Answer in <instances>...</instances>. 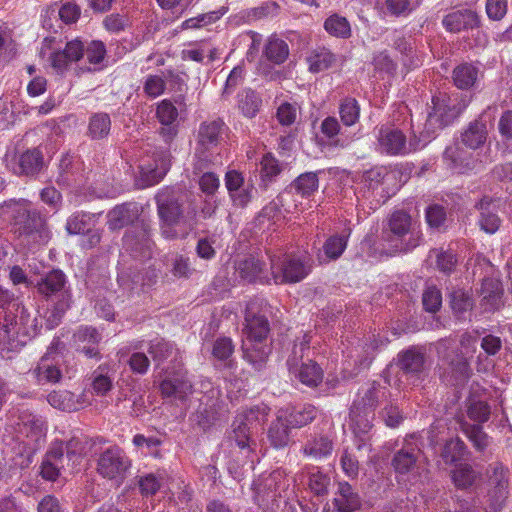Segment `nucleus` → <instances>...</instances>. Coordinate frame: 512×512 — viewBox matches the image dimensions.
<instances>
[{"instance_id":"b1692460","label":"nucleus","mask_w":512,"mask_h":512,"mask_svg":"<svg viewBox=\"0 0 512 512\" xmlns=\"http://www.w3.org/2000/svg\"><path fill=\"white\" fill-rule=\"evenodd\" d=\"M236 272L240 278L248 281L255 282H268L269 278L264 274V264L253 256L246 257L239 260L235 265Z\"/></svg>"},{"instance_id":"79ce46f5","label":"nucleus","mask_w":512,"mask_h":512,"mask_svg":"<svg viewBox=\"0 0 512 512\" xmlns=\"http://www.w3.org/2000/svg\"><path fill=\"white\" fill-rule=\"evenodd\" d=\"M264 55L274 64H282L288 58L289 47L284 40L273 35L265 45Z\"/></svg>"},{"instance_id":"ea45409f","label":"nucleus","mask_w":512,"mask_h":512,"mask_svg":"<svg viewBox=\"0 0 512 512\" xmlns=\"http://www.w3.org/2000/svg\"><path fill=\"white\" fill-rule=\"evenodd\" d=\"M19 323L14 320L13 316L10 314H5L4 322L0 324V351H13L17 344L14 340V335L19 333L16 331V326Z\"/></svg>"},{"instance_id":"a19ab883","label":"nucleus","mask_w":512,"mask_h":512,"mask_svg":"<svg viewBox=\"0 0 512 512\" xmlns=\"http://www.w3.org/2000/svg\"><path fill=\"white\" fill-rule=\"evenodd\" d=\"M478 77V69L472 64L462 63L453 70V81L459 89L471 88Z\"/></svg>"},{"instance_id":"c756f323","label":"nucleus","mask_w":512,"mask_h":512,"mask_svg":"<svg viewBox=\"0 0 512 512\" xmlns=\"http://www.w3.org/2000/svg\"><path fill=\"white\" fill-rule=\"evenodd\" d=\"M280 413H285V420L291 428H301L312 422L317 416V409L306 404L301 408L280 409Z\"/></svg>"},{"instance_id":"f03ea898","label":"nucleus","mask_w":512,"mask_h":512,"mask_svg":"<svg viewBox=\"0 0 512 512\" xmlns=\"http://www.w3.org/2000/svg\"><path fill=\"white\" fill-rule=\"evenodd\" d=\"M262 305L263 300H251L245 311L242 349L244 358L255 370H261L265 366L271 351L266 343L270 328L266 316L261 313Z\"/></svg>"},{"instance_id":"f704fd0d","label":"nucleus","mask_w":512,"mask_h":512,"mask_svg":"<svg viewBox=\"0 0 512 512\" xmlns=\"http://www.w3.org/2000/svg\"><path fill=\"white\" fill-rule=\"evenodd\" d=\"M43 165V157L38 149L27 150L19 157L18 168L15 173L19 175H34Z\"/></svg>"},{"instance_id":"f3484780","label":"nucleus","mask_w":512,"mask_h":512,"mask_svg":"<svg viewBox=\"0 0 512 512\" xmlns=\"http://www.w3.org/2000/svg\"><path fill=\"white\" fill-rule=\"evenodd\" d=\"M504 289L495 278H485L480 289V304L486 311H496L503 306Z\"/></svg>"},{"instance_id":"bf43d9fd","label":"nucleus","mask_w":512,"mask_h":512,"mask_svg":"<svg viewBox=\"0 0 512 512\" xmlns=\"http://www.w3.org/2000/svg\"><path fill=\"white\" fill-rule=\"evenodd\" d=\"M94 215L84 212L72 214L66 222V230L69 234H80L89 229Z\"/></svg>"},{"instance_id":"0e129e2a","label":"nucleus","mask_w":512,"mask_h":512,"mask_svg":"<svg viewBox=\"0 0 512 512\" xmlns=\"http://www.w3.org/2000/svg\"><path fill=\"white\" fill-rule=\"evenodd\" d=\"M289 486V479H287L285 472L282 470L273 471L264 480V487L274 491L278 496H282V492H285Z\"/></svg>"},{"instance_id":"2eb2a0df","label":"nucleus","mask_w":512,"mask_h":512,"mask_svg":"<svg viewBox=\"0 0 512 512\" xmlns=\"http://www.w3.org/2000/svg\"><path fill=\"white\" fill-rule=\"evenodd\" d=\"M160 391L165 398L183 401L192 393V384L186 373L177 372L163 379Z\"/></svg>"},{"instance_id":"49530a36","label":"nucleus","mask_w":512,"mask_h":512,"mask_svg":"<svg viewBox=\"0 0 512 512\" xmlns=\"http://www.w3.org/2000/svg\"><path fill=\"white\" fill-rule=\"evenodd\" d=\"M237 97L238 108L242 114L247 118L255 117L262 103L258 94L251 89H246L239 93Z\"/></svg>"},{"instance_id":"e2e57ef3","label":"nucleus","mask_w":512,"mask_h":512,"mask_svg":"<svg viewBox=\"0 0 512 512\" xmlns=\"http://www.w3.org/2000/svg\"><path fill=\"white\" fill-rule=\"evenodd\" d=\"M174 346L164 339H155L150 342L148 352L155 362H163L172 355Z\"/></svg>"},{"instance_id":"7ed1b4c3","label":"nucleus","mask_w":512,"mask_h":512,"mask_svg":"<svg viewBox=\"0 0 512 512\" xmlns=\"http://www.w3.org/2000/svg\"><path fill=\"white\" fill-rule=\"evenodd\" d=\"M3 207L8 209L7 212L12 219L15 233L20 237L39 244H46L50 240L51 232L46 219L31 208L28 200H10L5 202Z\"/></svg>"},{"instance_id":"72a5a7b5","label":"nucleus","mask_w":512,"mask_h":512,"mask_svg":"<svg viewBox=\"0 0 512 512\" xmlns=\"http://www.w3.org/2000/svg\"><path fill=\"white\" fill-rule=\"evenodd\" d=\"M419 450L413 446H405L393 457L392 465L396 472L406 474L413 470L416 465Z\"/></svg>"},{"instance_id":"680f3d73","label":"nucleus","mask_w":512,"mask_h":512,"mask_svg":"<svg viewBox=\"0 0 512 512\" xmlns=\"http://www.w3.org/2000/svg\"><path fill=\"white\" fill-rule=\"evenodd\" d=\"M106 49L101 41H92L86 48H84V55L86 60L91 65L87 67L88 71L99 69V64L104 60Z\"/></svg>"},{"instance_id":"6e6552de","label":"nucleus","mask_w":512,"mask_h":512,"mask_svg":"<svg viewBox=\"0 0 512 512\" xmlns=\"http://www.w3.org/2000/svg\"><path fill=\"white\" fill-rule=\"evenodd\" d=\"M54 44V38H45L39 54L42 58H46L58 73H63L71 63L84 56V46L80 40L68 42L64 49L55 48Z\"/></svg>"},{"instance_id":"1a4fd4ad","label":"nucleus","mask_w":512,"mask_h":512,"mask_svg":"<svg viewBox=\"0 0 512 512\" xmlns=\"http://www.w3.org/2000/svg\"><path fill=\"white\" fill-rule=\"evenodd\" d=\"M131 468V460L118 446H112L100 453L97 472L108 480L121 484Z\"/></svg>"},{"instance_id":"de8ad7c7","label":"nucleus","mask_w":512,"mask_h":512,"mask_svg":"<svg viewBox=\"0 0 512 512\" xmlns=\"http://www.w3.org/2000/svg\"><path fill=\"white\" fill-rule=\"evenodd\" d=\"M166 475L164 473H148L138 477V486L143 496L155 495L164 485Z\"/></svg>"},{"instance_id":"4d7b16f0","label":"nucleus","mask_w":512,"mask_h":512,"mask_svg":"<svg viewBox=\"0 0 512 512\" xmlns=\"http://www.w3.org/2000/svg\"><path fill=\"white\" fill-rule=\"evenodd\" d=\"M424 366V355L415 350H407L400 358V367L407 373H419Z\"/></svg>"},{"instance_id":"8fccbe9b","label":"nucleus","mask_w":512,"mask_h":512,"mask_svg":"<svg viewBox=\"0 0 512 512\" xmlns=\"http://www.w3.org/2000/svg\"><path fill=\"white\" fill-rule=\"evenodd\" d=\"M269 408L266 405L255 406L236 416L237 419L251 427L252 430L261 427L267 420Z\"/></svg>"},{"instance_id":"69168bd1","label":"nucleus","mask_w":512,"mask_h":512,"mask_svg":"<svg viewBox=\"0 0 512 512\" xmlns=\"http://www.w3.org/2000/svg\"><path fill=\"white\" fill-rule=\"evenodd\" d=\"M60 442L64 445V457L67 466L70 465V462L72 463V465L78 463L81 455L84 452L83 442L77 437H72L66 443L62 441Z\"/></svg>"},{"instance_id":"f257e3e1","label":"nucleus","mask_w":512,"mask_h":512,"mask_svg":"<svg viewBox=\"0 0 512 512\" xmlns=\"http://www.w3.org/2000/svg\"><path fill=\"white\" fill-rule=\"evenodd\" d=\"M469 99L462 93L447 94L439 92L432 98V110L428 113L425 131L422 133L424 143L416 136L407 142L404 133L394 127L383 126L378 133V147L388 155H405L424 146L438 129L449 125L468 106Z\"/></svg>"},{"instance_id":"13d9d810","label":"nucleus","mask_w":512,"mask_h":512,"mask_svg":"<svg viewBox=\"0 0 512 512\" xmlns=\"http://www.w3.org/2000/svg\"><path fill=\"white\" fill-rule=\"evenodd\" d=\"M310 337L307 334H304L302 340L299 343H295L291 354L287 359V366L289 371H295L301 366L303 362V358L305 355V351H309Z\"/></svg>"},{"instance_id":"c85d7f7f","label":"nucleus","mask_w":512,"mask_h":512,"mask_svg":"<svg viewBox=\"0 0 512 512\" xmlns=\"http://www.w3.org/2000/svg\"><path fill=\"white\" fill-rule=\"evenodd\" d=\"M225 130V123L221 119L204 122L200 125L198 142L205 149L216 146Z\"/></svg>"},{"instance_id":"774afa93","label":"nucleus","mask_w":512,"mask_h":512,"mask_svg":"<svg viewBox=\"0 0 512 512\" xmlns=\"http://www.w3.org/2000/svg\"><path fill=\"white\" fill-rule=\"evenodd\" d=\"M234 352V345L229 337H220L212 346V355L216 360L227 361Z\"/></svg>"},{"instance_id":"4468645a","label":"nucleus","mask_w":512,"mask_h":512,"mask_svg":"<svg viewBox=\"0 0 512 512\" xmlns=\"http://www.w3.org/2000/svg\"><path fill=\"white\" fill-rule=\"evenodd\" d=\"M123 244L133 257L140 260L150 258L152 255L153 242L149 229L144 225L141 228L129 230L123 238Z\"/></svg>"},{"instance_id":"473e14b6","label":"nucleus","mask_w":512,"mask_h":512,"mask_svg":"<svg viewBox=\"0 0 512 512\" xmlns=\"http://www.w3.org/2000/svg\"><path fill=\"white\" fill-rule=\"evenodd\" d=\"M290 425L285 420V413L278 411L277 418L268 430V438L275 448H283L289 443Z\"/></svg>"},{"instance_id":"4c0bfd02","label":"nucleus","mask_w":512,"mask_h":512,"mask_svg":"<svg viewBox=\"0 0 512 512\" xmlns=\"http://www.w3.org/2000/svg\"><path fill=\"white\" fill-rule=\"evenodd\" d=\"M336 58L328 49L321 47L310 52L307 57L309 71L319 73L327 70L335 62Z\"/></svg>"},{"instance_id":"37998d69","label":"nucleus","mask_w":512,"mask_h":512,"mask_svg":"<svg viewBox=\"0 0 512 512\" xmlns=\"http://www.w3.org/2000/svg\"><path fill=\"white\" fill-rule=\"evenodd\" d=\"M47 401L54 408L67 412L76 411L81 407L75 395L67 390L51 392L47 396Z\"/></svg>"},{"instance_id":"e433bc0d","label":"nucleus","mask_w":512,"mask_h":512,"mask_svg":"<svg viewBox=\"0 0 512 512\" xmlns=\"http://www.w3.org/2000/svg\"><path fill=\"white\" fill-rule=\"evenodd\" d=\"M301 383L309 387H315L321 383L323 371L317 363L309 360L308 363H301L297 370L291 371Z\"/></svg>"},{"instance_id":"338daca9","label":"nucleus","mask_w":512,"mask_h":512,"mask_svg":"<svg viewBox=\"0 0 512 512\" xmlns=\"http://www.w3.org/2000/svg\"><path fill=\"white\" fill-rule=\"evenodd\" d=\"M481 215L479 225L483 231L489 234L495 233L500 226V219L496 213L489 210L484 206V202L480 204Z\"/></svg>"},{"instance_id":"c03bdc74","label":"nucleus","mask_w":512,"mask_h":512,"mask_svg":"<svg viewBox=\"0 0 512 512\" xmlns=\"http://www.w3.org/2000/svg\"><path fill=\"white\" fill-rule=\"evenodd\" d=\"M486 125L480 121L472 122L461 136L463 144L471 149L480 147L486 141Z\"/></svg>"},{"instance_id":"dca6fc26","label":"nucleus","mask_w":512,"mask_h":512,"mask_svg":"<svg viewBox=\"0 0 512 512\" xmlns=\"http://www.w3.org/2000/svg\"><path fill=\"white\" fill-rule=\"evenodd\" d=\"M102 339L101 334L96 328L90 326H81L73 335L76 349L88 358H99V343Z\"/></svg>"},{"instance_id":"ddd939ff","label":"nucleus","mask_w":512,"mask_h":512,"mask_svg":"<svg viewBox=\"0 0 512 512\" xmlns=\"http://www.w3.org/2000/svg\"><path fill=\"white\" fill-rule=\"evenodd\" d=\"M390 178V174L386 167L376 166L365 171L361 177L360 188L358 194L362 198H385L384 188L382 185Z\"/></svg>"},{"instance_id":"603ef678","label":"nucleus","mask_w":512,"mask_h":512,"mask_svg":"<svg viewBox=\"0 0 512 512\" xmlns=\"http://www.w3.org/2000/svg\"><path fill=\"white\" fill-rule=\"evenodd\" d=\"M325 30L332 36L347 38L351 35V28L348 20L338 14L329 16L324 22Z\"/></svg>"},{"instance_id":"052dcab7","label":"nucleus","mask_w":512,"mask_h":512,"mask_svg":"<svg viewBox=\"0 0 512 512\" xmlns=\"http://www.w3.org/2000/svg\"><path fill=\"white\" fill-rule=\"evenodd\" d=\"M491 409L488 403L481 400L470 399L467 406V415L469 419L479 424L489 420Z\"/></svg>"},{"instance_id":"09e8293b","label":"nucleus","mask_w":512,"mask_h":512,"mask_svg":"<svg viewBox=\"0 0 512 512\" xmlns=\"http://www.w3.org/2000/svg\"><path fill=\"white\" fill-rule=\"evenodd\" d=\"M464 451V442L459 438H451L444 444L440 457L446 465H451L462 459Z\"/></svg>"},{"instance_id":"f8f14e48","label":"nucleus","mask_w":512,"mask_h":512,"mask_svg":"<svg viewBox=\"0 0 512 512\" xmlns=\"http://www.w3.org/2000/svg\"><path fill=\"white\" fill-rule=\"evenodd\" d=\"M489 474V490L487 493V501L485 505L486 512L500 511L507 499L508 495V471L499 463L490 465Z\"/></svg>"},{"instance_id":"9b49d317","label":"nucleus","mask_w":512,"mask_h":512,"mask_svg":"<svg viewBox=\"0 0 512 512\" xmlns=\"http://www.w3.org/2000/svg\"><path fill=\"white\" fill-rule=\"evenodd\" d=\"M15 430L19 438L25 439L26 445L37 449L44 442L47 427L41 416L22 410L18 413Z\"/></svg>"},{"instance_id":"39448f33","label":"nucleus","mask_w":512,"mask_h":512,"mask_svg":"<svg viewBox=\"0 0 512 512\" xmlns=\"http://www.w3.org/2000/svg\"><path fill=\"white\" fill-rule=\"evenodd\" d=\"M270 269L275 284L297 283L310 273V258L273 254L270 256Z\"/></svg>"},{"instance_id":"c9c22d12","label":"nucleus","mask_w":512,"mask_h":512,"mask_svg":"<svg viewBox=\"0 0 512 512\" xmlns=\"http://www.w3.org/2000/svg\"><path fill=\"white\" fill-rule=\"evenodd\" d=\"M253 430L248 425L244 424L242 420L235 418L232 424V433L230 438L235 441L236 445L248 457L253 453L251 434Z\"/></svg>"},{"instance_id":"864d4df0","label":"nucleus","mask_w":512,"mask_h":512,"mask_svg":"<svg viewBox=\"0 0 512 512\" xmlns=\"http://www.w3.org/2000/svg\"><path fill=\"white\" fill-rule=\"evenodd\" d=\"M331 479L329 475L317 470L309 473L308 487L318 497H325L329 493Z\"/></svg>"},{"instance_id":"a878e982","label":"nucleus","mask_w":512,"mask_h":512,"mask_svg":"<svg viewBox=\"0 0 512 512\" xmlns=\"http://www.w3.org/2000/svg\"><path fill=\"white\" fill-rule=\"evenodd\" d=\"M443 25L450 32H459L477 26L478 16L471 10L454 11L444 17Z\"/></svg>"},{"instance_id":"a18cd8bd","label":"nucleus","mask_w":512,"mask_h":512,"mask_svg":"<svg viewBox=\"0 0 512 512\" xmlns=\"http://www.w3.org/2000/svg\"><path fill=\"white\" fill-rule=\"evenodd\" d=\"M65 283V274L60 270H53L38 283V291L45 296H51L60 292Z\"/></svg>"},{"instance_id":"cd10ccee","label":"nucleus","mask_w":512,"mask_h":512,"mask_svg":"<svg viewBox=\"0 0 512 512\" xmlns=\"http://www.w3.org/2000/svg\"><path fill=\"white\" fill-rule=\"evenodd\" d=\"M374 419V412L368 413L367 411H362V409H357L356 407H352L350 409V420H351V428L356 435V437L362 438L369 433L372 429V420ZM364 441V439H361ZM367 445L365 442L357 444L358 450L365 448Z\"/></svg>"},{"instance_id":"4be33fe9","label":"nucleus","mask_w":512,"mask_h":512,"mask_svg":"<svg viewBox=\"0 0 512 512\" xmlns=\"http://www.w3.org/2000/svg\"><path fill=\"white\" fill-rule=\"evenodd\" d=\"M384 396L385 388L376 382H372L360 388L352 407L372 413L377 407L379 399Z\"/></svg>"},{"instance_id":"aec40b11","label":"nucleus","mask_w":512,"mask_h":512,"mask_svg":"<svg viewBox=\"0 0 512 512\" xmlns=\"http://www.w3.org/2000/svg\"><path fill=\"white\" fill-rule=\"evenodd\" d=\"M349 235L348 231L328 237L316 254L318 262L326 264L339 259L347 247Z\"/></svg>"},{"instance_id":"6ab92c4d","label":"nucleus","mask_w":512,"mask_h":512,"mask_svg":"<svg viewBox=\"0 0 512 512\" xmlns=\"http://www.w3.org/2000/svg\"><path fill=\"white\" fill-rule=\"evenodd\" d=\"M332 503L337 512H355L362 505L358 492L346 481L338 483Z\"/></svg>"},{"instance_id":"423d86ee","label":"nucleus","mask_w":512,"mask_h":512,"mask_svg":"<svg viewBox=\"0 0 512 512\" xmlns=\"http://www.w3.org/2000/svg\"><path fill=\"white\" fill-rule=\"evenodd\" d=\"M389 238L395 242L394 247L408 250L419 245L420 232L417 220L403 209L393 211L387 220Z\"/></svg>"},{"instance_id":"393cba45","label":"nucleus","mask_w":512,"mask_h":512,"mask_svg":"<svg viewBox=\"0 0 512 512\" xmlns=\"http://www.w3.org/2000/svg\"><path fill=\"white\" fill-rule=\"evenodd\" d=\"M393 46L403 56L402 61L405 66L416 67L421 63L415 39L412 36H405L396 32L394 35Z\"/></svg>"},{"instance_id":"bb28decb","label":"nucleus","mask_w":512,"mask_h":512,"mask_svg":"<svg viewBox=\"0 0 512 512\" xmlns=\"http://www.w3.org/2000/svg\"><path fill=\"white\" fill-rule=\"evenodd\" d=\"M334 445L332 440L325 435H315L309 438L302 448L305 456L315 460H321L332 454Z\"/></svg>"},{"instance_id":"2f4dec72","label":"nucleus","mask_w":512,"mask_h":512,"mask_svg":"<svg viewBox=\"0 0 512 512\" xmlns=\"http://www.w3.org/2000/svg\"><path fill=\"white\" fill-rule=\"evenodd\" d=\"M420 4V0H376V7L384 14L400 17L410 14Z\"/></svg>"},{"instance_id":"9d476101","label":"nucleus","mask_w":512,"mask_h":512,"mask_svg":"<svg viewBox=\"0 0 512 512\" xmlns=\"http://www.w3.org/2000/svg\"><path fill=\"white\" fill-rule=\"evenodd\" d=\"M170 167V154L167 150H155L152 155L142 157L139 163L137 185L141 188L157 184Z\"/></svg>"},{"instance_id":"7c9ffc66","label":"nucleus","mask_w":512,"mask_h":512,"mask_svg":"<svg viewBox=\"0 0 512 512\" xmlns=\"http://www.w3.org/2000/svg\"><path fill=\"white\" fill-rule=\"evenodd\" d=\"M449 304L458 319H466L474 306V300L468 291L453 289L449 294Z\"/></svg>"},{"instance_id":"5fc2aeb1","label":"nucleus","mask_w":512,"mask_h":512,"mask_svg":"<svg viewBox=\"0 0 512 512\" xmlns=\"http://www.w3.org/2000/svg\"><path fill=\"white\" fill-rule=\"evenodd\" d=\"M463 431L477 451L483 452L489 446L490 438L480 425L463 424Z\"/></svg>"},{"instance_id":"20e7f679","label":"nucleus","mask_w":512,"mask_h":512,"mask_svg":"<svg viewBox=\"0 0 512 512\" xmlns=\"http://www.w3.org/2000/svg\"><path fill=\"white\" fill-rule=\"evenodd\" d=\"M156 202L158 214L162 221V234L166 238H176L179 233L175 230V226L183 225L182 235H186L189 230H192L196 224V212L192 210L183 215L181 205L175 191L170 188H165L159 191L156 195Z\"/></svg>"},{"instance_id":"a211bd4d","label":"nucleus","mask_w":512,"mask_h":512,"mask_svg":"<svg viewBox=\"0 0 512 512\" xmlns=\"http://www.w3.org/2000/svg\"><path fill=\"white\" fill-rule=\"evenodd\" d=\"M59 363L58 355L47 353L40 359L32 374L40 384L57 383L62 377Z\"/></svg>"},{"instance_id":"3c124183","label":"nucleus","mask_w":512,"mask_h":512,"mask_svg":"<svg viewBox=\"0 0 512 512\" xmlns=\"http://www.w3.org/2000/svg\"><path fill=\"white\" fill-rule=\"evenodd\" d=\"M478 477L479 474L469 464H460L452 471L453 483L462 489L472 486Z\"/></svg>"},{"instance_id":"0eeeda50","label":"nucleus","mask_w":512,"mask_h":512,"mask_svg":"<svg viewBox=\"0 0 512 512\" xmlns=\"http://www.w3.org/2000/svg\"><path fill=\"white\" fill-rule=\"evenodd\" d=\"M318 187L319 179L317 173L306 172L299 175L287 190L279 194L276 200L263 209V215L274 217L275 213L280 211V207H283L286 212H291L292 206L288 204V200L293 192L301 197H309L317 191ZM293 208H296V205Z\"/></svg>"},{"instance_id":"58836bf2","label":"nucleus","mask_w":512,"mask_h":512,"mask_svg":"<svg viewBox=\"0 0 512 512\" xmlns=\"http://www.w3.org/2000/svg\"><path fill=\"white\" fill-rule=\"evenodd\" d=\"M111 131V119L107 113L93 114L88 123V136L93 140L106 138Z\"/></svg>"},{"instance_id":"5701e85b","label":"nucleus","mask_w":512,"mask_h":512,"mask_svg":"<svg viewBox=\"0 0 512 512\" xmlns=\"http://www.w3.org/2000/svg\"><path fill=\"white\" fill-rule=\"evenodd\" d=\"M137 217V206L132 203H124L108 212L107 225L110 230H119L132 223Z\"/></svg>"},{"instance_id":"6e6d98bb","label":"nucleus","mask_w":512,"mask_h":512,"mask_svg":"<svg viewBox=\"0 0 512 512\" xmlns=\"http://www.w3.org/2000/svg\"><path fill=\"white\" fill-rule=\"evenodd\" d=\"M339 114L344 125H354L360 116V106L357 100L354 98H345L340 104Z\"/></svg>"},{"instance_id":"412c9836","label":"nucleus","mask_w":512,"mask_h":512,"mask_svg":"<svg viewBox=\"0 0 512 512\" xmlns=\"http://www.w3.org/2000/svg\"><path fill=\"white\" fill-rule=\"evenodd\" d=\"M67 463L64 457V445L61 442H53L42 463L41 475L47 480L54 481Z\"/></svg>"}]
</instances>
